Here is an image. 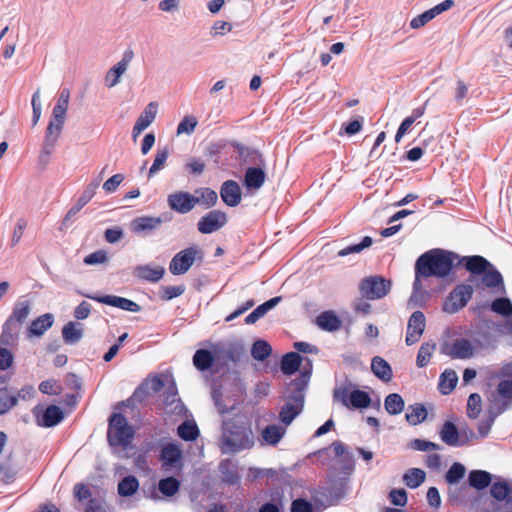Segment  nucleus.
Returning a JSON list of instances; mask_svg holds the SVG:
<instances>
[{
	"label": "nucleus",
	"instance_id": "nucleus-1",
	"mask_svg": "<svg viewBox=\"0 0 512 512\" xmlns=\"http://www.w3.org/2000/svg\"><path fill=\"white\" fill-rule=\"evenodd\" d=\"M255 445L252 424L244 417L226 420L222 425L219 448L223 454H236Z\"/></svg>",
	"mask_w": 512,
	"mask_h": 512
},
{
	"label": "nucleus",
	"instance_id": "nucleus-2",
	"mask_svg": "<svg viewBox=\"0 0 512 512\" xmlns=\"http://www.w3.org/2000/svg\"><path fill=\"white\" fill-rule=\"evenodd\" d=\"M454 255L439 249L428 251L422 254L416 261L415 271L423 277L447 276L453 268Z\"/></svg>",
	"mask_w": 512,
	"mask_h": 512
},
{
	"label": "nucleus",
	"instance_id": "nucleus-3",
	"mask_svg": "<svg viewBox=\"0 0 512 512\" xmlns=\"http://www.w3.org/2000/svg\"><path fill=\"white\" fill-rule=\"evenodd\" d=\"M307 361L308 368L304 367V371L301 375V383H296V390L288 397L287 402L282 407L279 418L284 426L290 425L293 420L301 413L304 407V386L307 385L311 373V361Z\"/></svg>",
	"mask_w": 512,
	"mask_h": 512
},
{
	"label": "nucleus",
	"instance_id": "nucleus-4",
	"mask_svg": "<svg viewBox=\"0 0 512 512\" xmlns=\"http://www.w3.org/2000/svg\"><path fill=\"white\" fill-rule=\"evenodd\" d=\"M134 435V431L128 425L127 419L118 413L111 416L107 438L111 446L127 447Z\"/></svg>",
	"mask_w": 512,
	"mask_h": 512
},
{
	"label": "nucleus",
	"instance_id": "nucleus-5",
	"mask_svg": "<svg viewBox=\"0 0 512 512\" xmlns=\"http://www.w3.org/2000/svg\"><path fill=\"white\" fill-rule=\"evenodd\" d=\"M199 259H203V253L197 246H191L176 253L170 261L169 271L173 275L185 274Z\"/></svg>",
	"mask_w": 512,
	"mask_h": 512
},
{
	"label": "nucleus",
	"instance_id": "nucleus-6",
	"mask_svg": "<svg viewBox=\"0 0 512 512\" xmlns=\"http://www.w3.org/2000/svg\"><path fill=\"white\" fill-rule=\"evenodd\" d=\"M334 400L340 402L343 406L349 408H366L371 403L368 393L361 390L349 391L346 387L336 388L334 390Z\"/></svg>",
	"mask_w": 512,
	"mask_h": 512
},
{
	"label": "nucleus",
	"instance_id": "nucleus-7",
	"mask_svg": "<svg viewBox=\"0 0 512 512\" xmlns=\"http://www.w3.org/2000/svg\"><path fill=\"white\" fill-rule=\"evenodd\" d=\"M390 288V281L379 276L368 277L362 280L360 284L362 296L370 300L383 298L388 294Z\"/></svg>",
	"mask_w": 512,
	"mask_h": 512
},
{
	"label": "nucleus",
	"instance_id": "nucleus-8",
	"mask_svg": "<svg viewBox=\"0 0 512 512\" xmlns=\"http://www.w3.org/2000/svg\"><path fill=\"white\" fill-rule=\"evenodd\" d=\"M473 294L472 283L458 285L444 303V311L453 314L466 306Z\"/></svg>",
	"mask_w": 512,
	"mask_h": 512
},
{
	"label": "nucleus",
	"instance_id": "nucleus-9",
	"mask_svg": "<svg viewBox=\"0 0 512 512\" xmlns=\"http://www.w3.org/2000/svg\"><path fill=\"white\" fill-rule=\"evenodd\" d=\"M134 57V53L132 50H126L122 58L114 64L105 75V85L108 88H113L117 86L121 82V77L128 70L132 60Z\"/></svg>",
	"mask_w": 512,
	"mask_h": 512
},
{
	"label": "nucleus",
	"instance_id": "nucleus-10",
	"mask_svg": "<svg viewBox=\"0 0 512 512\" xmlns=\"http://www.w3.org/2000/svg\"><path fill=\"white\" fill-rule=\"evenodd\" d=\"M227 223V215L220 210H212L205 214L197 223V228L202 234H211L220 230Z\"/></svg>",
	"mask_w": 512,
	"mask_h": 512
},
{
	"label": "nucleus",
	"instance_id": "nucleus-11",
	"mask_svg": "<svg viewBox=\"0 0 512 512\" xmlns=\"http://www.w3.org/2000/svg\"><path fill=\"white\" fill-rule=\"evenodd\" d=\"M216 364L227 365L239 360L242 354L241 346L231 342L213 343Z\"/></svg>",
	"mask_w": 512,
	"mask_h": 512
},
{
	"label": "nucleus",
	"instance_id": "nucleus-12",
	"mask_svg": "<svg viewBox=\"0 0 512 512\" xmlns=\"http://www.w3.org/2000/svg\"><path fill=\"white\" fill-rule=\"evenodd\" d=\"M491 496L503 502L494 512H512V485L505 481L495 482L490 489Z\"/></svg>",
	"mask_w": 512,
	"mask_h": 512
},
{
	"label": "nucleus",
	"instance_id": "nucleus-13",
	"mask_svg": "<svg viewBox=\"0 0 512 512\" xmlns=\"http://www.w3.org/2000/svg\"><path fill=\"white\" fill-rule=\"evenodd\" d=\"M442 352L453 359H470L474 356V347L467 339H456L445 344Z\"/></svg>",
	"mask_w": 512,
	"mask_h": 512
},
{
	"label": "nucleus",
	"instance_id": "nucleus-14",
	"mask_svg": "<svg viewBox=\"0 0 512 512\" xmlns=\"http://www.w3.org/2000/svg\"><path fill=\"white\" fill-rule=\"evenodd\" d=\"M453 6H454L453 0H445V1L437 4L433 8L423 12L422 14L412 18L410 21V27L412 29H419V28L425 26L431 20H433L436 16L451 9Z\"/></svg>",
	"mask_w": 512,
	"mask_h": 512
},
{
	"label": "nucleus",
	"instance_id": "nucleus-15",
	"mask_svg": "<svg viewBox=\"0 0 512 512\" xmlns=\"http://www.w3.org/2000/svg\"><path fill=\"white\" fill-rule=\"evenodd\" d=\"M425 329V316L421 311L412 313L408 320L405 342L411 346L419 341Z\"/></svg>",
	"mask_w": 512,
	"mask_h": 512
},
{
	"label": "nucleus",
	"instance_id": "nucleus-16",
	"mask_svg": "<svg viewBox=\"0 0 512 512\" xmlns=\"http://www.w3.org/2000/svg\"><path fill=\"white\" fill-rule=\"evenodd\" d=\"M160 459L163 463V467L166 469L181 468L182 450L175 443H167L163 445L161 449Z\"/></svg>",
	"mask_w": 512,
	"mask_h": 512
},
{
	"label": "nucleus",
	"instance_id": "nucleus-17",
	"mask_svg": "<svg viewBox=\"0 0 512 512\" xmlns=\"http://www.w3.org/2000/svg\"><path fill=\"white\" fill-rule=\"evenodd\" d=\"M465 261V268L471 273L469 282L475 284L476 288L480 287L476 275H481L488 268H491V263L484 257L475 255L468 256L463 259Z\"/></svg>",
	"mask_w": 512,
	"mask_h": 512
},
{
	"label": "nucleus",
	"instance_id": "nucleus-18",
	"mask_svg": "<svg viewBox=\"0 0 512 512\" xmlns=\"http://www.w3.org/2000/svg\"><path fill=\"white\" fill-rule=\"evenodd\" d=\"M100 180H95L91 182L86 189L83 191L82 195L78 198L77 203L70 208L67 212L66 216L63 219V225L67 226L69 221L76 216L80 210L94 197L96 191L99 187Z\"/></svg>",
	"mask_w": 512,
	"mask_h": 512
},
{
	"label": "nucleus",
	"instance_id": "nucleus-19",
	"mask_svg": "<svg viewBox=\"0 0 512 512\" xmlns=\"http://www.w3.org/2000/svg\"><path fill=\"white\" fill-rule=\"evenodd\" d=\"M169 207L181 214H186L195 207L193 195L188 192H175L168 196Z\"/></svg>",
	"mask_w": 512,
	"mask_h": 512
},
{
	"label": "nucleus",
	"instance_id": "nucleus-20",
	"mask_svg": "<svg viewBox=\"0 0 512 512\" xmlns=\"http://www.w3.org/2000/svg\"><path fill=\"white\" fill-rule=\"evenodd\" d=\"M86 297L96 300L99 303L117 307V308H120L125 311L139 312L141 310L140 305H138L136 302H134L130 299H127V298L120 297V296L105 295V296L95 297V296L86 295Z\"/></svg>",
	"mask_w": 512,
	"mask_h": 512
},
{
	"label": "nucleus",
	"instance_id": "nucleus-21",
	"mask_svg": "<svg viewBox=\"0 0 512 512\" xmlns=\"http://www.w3.org/2000/svg\"><path fill=\"white\" fill-rule=\"evenodd\" d=\"M220 196L223 202L230 206L236 207L240 204L242 199L241 189L239 184L234 180L225 181L220 188Z\"/></svg>",
	"mask_w": 512,
	"mask_h": 512
},
{
	"label": "nucleus",
	"instance_id": "nucleus-22",
	"mask_svg": "<svg viewBox=\"0 0 512 512\" xmlns=\"http://www.w3.org/2000/svg\"><path fill=\"white\" fill-rule=\"evenodd\" d=\"M135 277L152 283L159 282L165 275V268L160 265H138L134 268Z\"/></svg>",
	"mask_w": 512,
	"mask_h": 512
},
{
	"label": "nucleus",
	"instance_id": "nucleus-23",
	"mask_svg": "<svg viewBox=\"0 0 512 512\" xmlns=\"http://www.w3.org/2000/svg\"><path fill=\"white\" fill-rule=\"evenodd\" d=\"M491 310L505 318V329L512 334V302L509 298L501 297L495 299L491 305Z\"/></svg>",
	"mask_w": 512,
	"mask_h": 512
},
{
	"label": "nucleus",
	"instance_id": "nucleus-24",
	"mask_svg": "<svg viewBox=\"0 0 512 512\" xmlns=\"http://www.w3.org/2000/svg\"><path fill=\"white\" fill-rule=\"evenodd\" d=\"M216 364L213 343L209 344L208 349H198L193 356V365L199 371H205Z\"/></svg>",
	"mask_w": 512,
	"mask_h": 512
},
{
	"label": "nucleus",
	"instance_id": "nucleus-25",
	"mask_svg": "<svg viewBox=\"0 0 512 512\" xmlns=\"http://www.w3.org/2000/svg\"><path fill=\"white\" fill-rule=\"evenodd\" d=\"M266 173L262 168L249 167L244 176V186L249 192L258 191L264 184Z\"/></svg>",
	"mask_w": 512,
	"mask_h": 512
},
{
	"label": "nucleus",
	"instance_id": "nucleus-26",
	"mask_svg": "<svg viewBox=\"0 0 512 512\" xmlns=\"http://www.w3.org/2000/svg\"><path fill=\"white\" fill-rule=\"evenodd\" d=\"M31 311V304L28 300H19L16 302L13 311L6 322L11 323L21 329L22 323L28 318Z\"/></svg>",
	"mask_w": 512,
	"mask_h": 512
},
{
	"label": "nucleus",
	"instance_id": "nucleus-27",
	"mask_svg": "<svg viewBox=\"0 0 512 512\" xmlns=\"http://www.w3.org/2000/svg\"><path fill=\"white\" fill-rule=\"evenodd\" d=\"M286 434V427L272 424L266 426L261 433V439L264 444L276 446Z\"/></svg>",
	"mask_w": 512,
	"mask_h": 512
},
{
	"label": "nucleus",
	"instance_id": "nucleus-28",
	"mask_svg": "<svg viewBox=\"0 0 512 512\" xmlns=\"http://www.w3.org/2000/svg\"><path fill=\"white\" fill-rule=\"evenodd\" d=\"M61 132V128L48 124L41 149V157L45 156L48 158L52 154Z\"/></svg>",
	"mask_w": 512,
	"mask_h": 512
},
{
	"label": "nucleus",
	"instance_id": "nucleus-29",
	"mask_svg": "<svg viewBox=\"0 0 512 512\" xmlns=\"http://www.w3.org/2000/svg\"><path fill=\"white\" fill-rule=\"evenodd\" d=\"M316 324L325 331L334 332L341 328L342 321L334 311H325L316 318Z\"/></svg>",
	"mask_w": 512,
	"mask_h": 512
},
{
	"label": "nucleus",
	"instance_id": "nucleus-30",
	"mask_svg": "<svg viewBox=\"0 0 512 512\" xmlns=\"http://www.w3.org/2000/svg\"><path fill=\"white\" fill-rule=\"evenodd\" d=\"M161 224L162 219L160 217L142 216L131 222V229L134 233H141L157 229Z\"/></svg>",
	"mask_w": 512,
	"mask_h": 512
},
{
	"label": "nucleus",
	"instance_id": "nucleus-31",
	"mask_svg": "<svg viewBox=\"0 0 512 512\" xmlns=\"http://www.w3.org/2000/svg\"><path fill=\"white\" fill-rule=\"evenodd\" d=\"M54 322V317L51 313H46L34 321H32L29 327V336H42L52 325Z\"/></svg>",
	"mask_w": 512,
	"mask_h": 512
},
{
	"label": "nucleus",
	"instance_id": "nucleus-32",
	"mask_svg": "<svg viewBox=\"0 0 512 512\" xmlns=\"http://www.w3.org/2000/svg\"><path fill=\"white\" fill-rule=\"evenodd\" d=\"M62 419V410L57 406L51 405L46 408L41 419L37 416V424L43 427H52L60 423Z\"/></svg>",
	"mask_w": 512,
	"mask_h": 512
},
{
	"label": "nucleus",
	"instance_id": "nucleus-33",
	"mask_svg": "<svg viewBox=\"0 0 512 512\" xmlns=\"http://www.w3.org/2000/svg\"><path fill=\"white\" fill-rule=\"evenodd\" d=\"M194 205H202L206 209L213 207L218 200L217 193L210 188H199L193 194Z\"/></svg>",
	"mask_w": 512,
	"mask_h": 512
},
{
	"label": "nucleus",
	"instance_id": "nucleus-34",
	"mask_svg": "<svg viewBox=\"0 0 512 512\" xmlns=\"http://www.w3.org/2000/svg\"><path fill=\"white\" fill-rule=\"evenodd\" d=\"M19 328L11 323L5 322L0 336V347L11 348L17 344L20 334Z\"/></svg>",
	"mask_w": 512,
	"mask_h": 512
},
{
	"label": "nucleus",
	"instance_id": "nucleus-35",
	"mask_svg": "<svg viewBox=\"0 0 512 512\" xmlns=\"http://www.w3.org/2000/svg\"><path fill=\"white\" fill-rule=\"evenodd\" d=\"M62 337L66 344H76L83 337V329L80 323L68 322L62 329Z\"/></svg>",
	"mask_w": 512,
	"mask_h": 512
},
{
	"label": "nucleus",
	"instance_id": "nucleus-36",
	"mask_svg": "<svg viewBox=\"0 0 512 512\" xmlns=\"http://www.w3.org/2000/svg\"><path fill=\"white\" fill-rule=\"evenodd\" d=\"M281 301V297H274L270 300L264 302L263 304L259 305L256 309H254L246 318L245 323L246 324H254L257 322L260 318L264 317L265 314L273 309L279 302Z\"/></svg>",
	"mask_w": 512,
	"mask_h": 512
},
{
	"label": "nucleus",
	"instance_id": "nucleus-37",
	"mask_svg": "<svg viewBox=\"0 0 512 512\" xmlns=\"http://www.w3.org/2000/svg\"><path fill=\"white\" fill-rule=\"evenodd\" d=\"M371 370L382 381L388 382L392 378V369L388 362L379 356H375L371 362Z\"/></svg>",
	"mask_w": 512,
	"mask_h": 512
},
{
	"label": "nucleus",
	"instance_id": "nucleus-38",
	"mask_svg": "<svg viewBox=\"0 0 512 512\" xmlns=\"http://www.w3.org/2000/svg\"><path fill=\"white\" fill-rule=\"evenodd\" d=\"M481 284L487 288L501 287L504 291L503 278L501 274L491 265L485 272L482 273Z\"/></svg>",
	"mask_w": 512,
	"mask_h": 512
},
{
	"label": "nucleus",
	"instance_id": "nucleus-39",
	"mask_svg": "<svg viewBox=\"0 0 512 512\" xmlns=\"http://www.w3.org/2000/svg\"><path fill=\"white\" fill-rule=\"evenodd\" d=\"M458 382V375L456 371L449 369L445 370L440 375L439 390L442 394H449L456 387Z\"/></svg>",
	"mask_w": 512,
	"mask_h": 512
},
{
	"label": "nucleus",
	"instance_id": "nucleus-40",
	"mask_svg": "<svg viewBox=\"0 0 512 512\" xmlns=\"http://www.w3.org/2000/svg\"><path fill=\"white\" fill-rule=\"evenodd\" d=\"M469 485L478 490L485 489L491 483V474L483 470H473L469 473Z\"/></svg>",
	"mask_w": 512,
	"mask_h": 512
},
{
	"label": "nucleus",
	"instance_id": "nucleus-41",
	"mask_svg": "<svg viewBox=\"0 0 512 512\" xmlns=\"http://www.w3.org/2000/svg\"><path fill=\"white\" fill-rule=\"evenodd\" d=\"M301 361V356L296 352H289L285 354L281 361L282 372L286 375L295 373L299 369Z\"/></svg>",
	"mask_w": 512,
	"mask_h": 512
},
{
	"label": "nucleus",
	"instance_id": "nucleus-42",
	"mask_svg": "<svg viewBox=\"0 0 512 512\" xmlns=\"http://www.w3.org/2000/svg\"><path fill=\"white\" fill-rule=\"evenodd\" d=\"M157 112L158 104L156 102H150L138 117L136 124L143 129H147L154 122Z\"/></svg>",
	"mask_w": 512,
	"mask_h": 512
},
{
	"label": "nucleus",
	"instance_id": "nucleus-43",
	"mask_svg": "<svg viewBox=\"0 0 512 512\" xmlns=\"http://www.w3.org/2000/svg\"><path fill=\"white\" fill-rule=\"evenodd\" d=\"M139 489V481L135 476H126L118 483V494L122 497L133 496Z\"/></svg>",
	"mask_w": 512,
	"mask_h": 512
},
{
	"label": "nucleus",
	"instance_id": "nucleus-44",
	"mask_svg": "<svg viewBox=\"0 0 512 512\" xmlns=\"http://www.w3.org/2000/svg\"><path fill=\"white\" fill-rule=\"evenodd\" d=\"M441 440L449 446L461 445L459 442V433L456 426L451 422H446L440 431Z\"/></svg>",
	"mask_w": 512,
	"mask_h": 512
},
{
	"label": "nucleus",
	"instance_id": "nucleus-45",
	"mask_svg": "<svg viewBox=\"0 0 512 512\" xmlns=\"http://www.w3.org/2000/svg\"><path fill=\"white\" fill-rule=\"evenodd\" d=\"M426 478V473L419 468H411L403 475V482L409 488L419 487Z\"/></svg>",
	"mask_w": 512,
	"mask_h": 512
},
{
	"label": "nucleus",
	"instance_id": "nucleus-46",
	"mask_svg": "<svg viewBox=\"0 0 512 512\" xmlns=\"http://www.w3.org/2000/svg\"><path fill=\"white\" fill-rule=\"evenodd\" d=\"M496 393L492 392L488 396L489 407H488V415L492 416V418H496L501 413H503L509 403L505 399H500Z\"/></svg>",
	"mask_w": 512,
	"mask_h": 512
},
{
	"label": "nucleus",
	"instance_id": "nucleus-47",
	"mask_svg": "<svg viewBox=\"0 0 512 512\" xmlns=\"http://www.w3.org/2000/svg\"><path fill=\"white\" fill-rule=\"evenodd\" d=\"M405 417H406V420L411 425H417L426 419L427 411H426L424 405H422V404L410 405L407 408Z\"/></svg>",
	"mask_w": 512,
	"mask_h": 512
},
{
	"label": "nucleus",
	"instance_id": "nucleus-48",
	"mask_svg": "<svg viewBox=\"0 0 512 512\" xmlns=\"http://www.w3.org/2000/svg\"><path fill=\"white\" fill-rule=\"evenodd\" d=\"M404 405L405 404L403 398L397 393L389 394L385 398V409L391 415L400 414L404 409Z\"/></svg>",
	"mask_w": 512,
	"mask_h": 512
},
{
	"label": "nucleus",
	"instance_id": "nucleus-49",
	"mask_svg": "<svg viewBox=\"0 0 512 512\" xmlns=\"http://www.w3.org/2000/svg\"><path fill=\"white\" fill-rule=\"evenodd\" d=\"M272 353L270 344L265 340H257L251 348V355L255 360L264 361Z\"/></svg>",
	"mask_w": 512,
	"mask_h": 512
},
{
	"label": "nucleus",
	"instance_id": "nucleus-50",
	"mask_svg": "<svg viewBox=\"0 0 512 512\" xmlns=\"http://www.w3.org/2000/svg\"><path fill=\"white\" fill-rule=\"evenodd\" d=\"M158 489L164 496L172 497L178 493L180 482L174 477H167L159 481Z\"/></svg>",
	"mask_w": 512,
	"mask_h": 512
},
{
	"label": "nucleus",
	"instance_id": "nucleus-51",
	"mask_svg": "<svg viewBox=\"0 0 512 512\" xmlns=\"http://www.w3.org/2000/svg\"><path fill=\"white\" fill-rule=\"evenodd\" d=\"M436 349V344L434 342H425L423 343L418 351L416 365L419 368L425 367Z\"/></svg>",
	"mask_w": 512,
	"mask_h": 512
},
{
	"label": "nucleus",
	"instance_id": "nucleus-52",
	"mask_svg": "<svg viewBox=\"0 0 512 512\" xmlns=\"http://www.w3.org/2000/svg\"><path fill=\"white\" fill-rule=\"evenodd\" d=\"M177 434L185 441H192L198 437L199 430L196 424L186 421L178 427Z\"/></svg>",
	"mask_w": 512,
	"mask_h": 512
},
{
	"label": "nucleus",
	"instance_id": "nucleus-53",
	"mask_svg": "<svg viewBox=\"0 0 512 512\" xmlns=\"http://www.w3.org/2000/svg\"><path fill=\"white\" fill-rule=\"evenodd\" d=\"M482 411V399L478 393H472L467 400V415L476 419Z\"/></svg>",
	"mask_w": 512,
	"mask_h": 512
},
{
	"label": "nucleus",
	"instance_id": "nucleus-54",
	"mask_svg": "<svg viewBox=\"0 0 512 512\" xmlns=\"http://www.w3.org/2000/svg\"><path fill=\"white\" fill-rule=\"evenodd\" d=\"M169 150L167 147H164L162 149H158L154 162L152 166L149 169L148 176L151 178L153 177L158 171H160L168 158Z\"/></svg>",
	"mask_w": 512,
	"mask_h": 512
},
{
	"label": "nucleus",
	"instance_id": "nucleus-55",
	"mask_svg": "<svg viewBox=\"0 0 512 512\" xmlns=\"http://www.w3.org/2000/svg\"><path fill=\"white\" fill-rule=\"evenodd\" d=\"M465 472L464 465L459 462L453 463L446 473L445 479L449 484H455L464 477Z\"/></svg>",
	"mask_w": 512,
	"mask_h": 512
},
{
	"label": "nucleus",
	"instance_id": "nucleus-56",
	"mask_svg": "<svg viewBox=\"0 0 512 512\" xmlns=\"http://www.w3.org/2000/svg\"><path fill=\"white\" fill-rule=\"evenodd\" d=\"M373 241L372 238L369 236H366L363 238L362 242L359 244L348 246L347 248L341 249L338 252V256L344 257L352 253H359L363 249L368 248L372 245Z\"/></svg>",
	"mask_w": 512,
	"mask_h": 512
},
{
	"label": "nucleus",
	"instance_id": "nucleus-57",
	"mask_svg": "<svg viewBox=\"0 0 512 512\" xmlns=\"http://www.w3.org/2000/svg\"><path fill=\"white\" fill-rule=\"evenodd\" d=\"M198 124V121L193 116H185L177 127V135L192 134Z\"/></svg>",
	"mask_w": 512,
	"mask_h": 512
},
{
	"label": "nucleus",
	"instance_id": "nucleus-58",
	"mask_svg": "<svg viewBox=\"0 0 512 512\" xmlns=\"http://www.w3.org/2000/svg\"><path fill=\"white\" fill-rule=\"evenodd\" d=\"M109 261V256L105 250H97L84 258L86 265L105 264Z\"/></svg>",
	"mask_w": 512,
	"mask_h": 512
},
{
	"label": "nucleus",
	"instance_id": "nucleus-59",
	"mask_svg": "<svg viewBox=\"0 0 512 512\" xmlns=\"http://www.w3.org/2000/svg\"><path fill=\"white\" fill-rule=\"evenodd\" d=\"M409 447L413 450L417 451H431V450H438L440 449V446L434 442L422 440V439H414L409 443Z\"/></svg>",
	"mask_w": 512,
	"mask_h": 512
},
{
	"label": "nucleus",
	"instance_id": "nucleus-60",
	"mask_svg": "<svg viewBox=\"0 0 512 512\" xmlns=\"http://www.w3.org/2000/svg\"><path fill=\"white\" fill-rule=\"evenodd\" d=\"M31 105L33 110L32 122L35 126L39 122L42 114V104L39 89L32 95Z\"/></svg>",
	"mask_w": 512,
	"mask_h": 512
},
{
	"label": "nucleus",
	"instance_id": "nucleus-61",
	"mask_svg": "<svg viewBox=\"0 0 512 512\" xmlns=\"http://www.w3.org/2000/svg\"><path fill=\"white\" fill-rule=\"evenodd\" d=\"M17 405V397L15 395L8 396L4 393L0 394V415L6 414Z\"/></svg>",
	"mask_w": 512,
	"mask_h": 512
},
{
	"label": "nucleus",
	"instance_id": "nucleus-62",
	"mask_svg": "<svg viewBox=\"0 0 512 512\" xmlns=\"http://www.w3.org/2000/svg\"><path fill=\"white\" fill-rule=\"evenodd\" d=\"M14 362L11 351L5 347H0V370L9 369Z\"/></svg>",
	"mask_w": 512,
	"mask_h": 512
},
{
	"label": "nucleus",
	"instance_id": "nucleus-63",
	"mask_svg": "<svg viewBox=\"0 0 512 512\" xmlns=\"http://www.w3.org/2000/svg\"><path fill=\"white\" fill-rule=\"evenodd\" d=\"M497 395L505 400H512V380H502L498 385Z\"/></svg>",
	"mask_w": 512,
	"mask_h": 512
},
{
	"label": "nucleus",
	"instance_id": "nucleus-64",
	"mask_svg": "<svg viewBox=\"0 0 512 512\" xmlns=\"http://www.w3.org/2000/svg\"><path fill=\"white\" fill-rule=\"evenodd\" d=\"M123 180L124 176L122 174H115L104 182L103 189L108 193H113L117 190Z\"/></svg>",
	"mask_w": 512,
	"mask_h": 512
}]
</instances>
